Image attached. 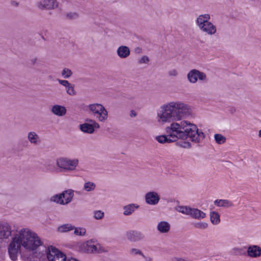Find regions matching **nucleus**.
<instances>
[{"label":"nucleus","instance_id":"1","mask_svg":"<svg viewBox=\"0 0 261 261\" xmlns=\"http://www.w3.org/2000/svg\"><path fill=\"white\" fill-rule=\"evenodd\" d=\"M167 134L173 138V140L189 139L193 142L198 143L203 141L205 135L197 126L187 120L180 122H173L165 128Z\"/></svg>","mask_w":261,"mask_h":261},{"label":"nucleus","instance_id":"2","mask_svg":"<svg viewBox=\"0 0 261 261\" xmlns=\"http://www.w3.org/2000/svg\"><path fill=\"white\" fill-rule=\"evenodd\" d=\"M14 236L21 246L27 250H34L42 245L38 235L28 228L21 229Z\"/></svg>","mask_w":261,"mask_h":261},{"label":"nucleus","instance_id":"3","mask_svg":"<svg viewBox=\"0 0 261 261\" xmlns=\"http://www.w3.org/2000/svg\"><path fill=\"white\" fill-rule=\"evenodd\" d=\"M173 121H179L191 114L190 106L181 101H171L164 103Z\"/></svg>","mask_w":261,"mask_h":261},{"label":"nucleus","instance_id":"4","mask_svg":"<svg viewBox=\"0 0 261 261\" xmlns=\"http://www.w3.org/2000/svg\"><path fill=\"white\" fill-rule=\"evenodd\" d=\"M79 161L77 159L72 160L67 158H60L57 160L56 165L60 169L66 171H72L78 166Z\"/></svg>","mask_w":261,"mask_h":261},{"label":"nucleus","instance_id":"5","mask_svg":"<svg viewBox=\"0 0 261 261\" xmlns=\"http://www.w3.org/2000/svg\"><path fill=\"white\" fill-rule=\"evenodd\" d=\"M175 210L177 212L189 215L195 219L200 220L206 217L205 213L200 210L187 206L179 205L175 207Z\"/></svg>","mask_w":261,"mask_h":261},{"label":"nucleus","instance_id":"6","mask_svg":"<svg viewBox=\"0 0 261 261\" xmlns=\"http://www.w3.org/2000/svg\"><path fill=\"white\" fill-rule=\"evenodd\" d=\"M74 196V191L69 189L64 191L62 193L53 196L50 200L62 205H66L70 202Z\"/></svg>","mask_w":261,"mask_h":261},{"label":"nucleus","instance_id":"7","mask_svg":"<svg viewBox=\"0 0 261 261\" xmlns=\"http://www.w3.org/2000/svg\"><path fill=\"white\" fill-rule=\"evenodd\" d=\"M46 255L48 261H66V256L58 249L49 246L46 250Z\"/></svg>","mask_w":261,"mask_h":261},{"label":"nucleus","instance_id":"8","mask_svg":"<svg viewBox=\"0 0 261 261\" xmlns=\"http://www.w3.org/2000/svg\"><path fill=\"white\" fill-rule=\"evenodd\" d=\"M156 119L157 122L162 124L173 121L164 104L161 105L156 112Z\"/></svg>","mask_w":261,"mask_h":261},{"label":"nucleus","instance_id":"9","mask_svg":"<svg viewBox=\"0 0 261 261\" xmlns=\"http://www.w3.org/2000/svg\"><path fill=\"white\" fill-rule=\"evenodd\" d=\"M187 76L189 82L191 84H195L197 82L198 79L203 82L207 81L205 73L195 69L190 70L188 73Z\"/></svg>","mask_w":261,"mask_h":261},{"label":"nucleus","instance_id":"10","mask_svg":"<svg viewBox=\"0 0 261 261\" xmlns=\"http://www.w3.org/2000/svg\"><path fill=\"white\" fill-rule=\"evenodd\" d=\"M21 246L20 243L17 239H15V237L14 236L8 249L10 257L12 260L15 261L17 260L18 252L20 249Z\"/></svg>","mask_w":261,"mask_h":261},{"label":"nucleus","instance_id":"11","mask_svg":"<svg viewBox=\"0 0 261 261\" xmlns=\"http://www.w3.org/2000/svg\"><path fill=\"white\" fill-rule=\"evenodd\" d=\"M125 236L126 239L131 242H137L143 240L145 238L143 232L134 230L127 231Z\"/></svg>","mask_w":261,"mask_h":261},{"label":"nucleus","instance_id":"12","mask_svg":"<svg viewBox=\"0 0 261 261\" xmlns=\"http://www.w3.org/2000/svg\"><path fill=\"white\" fill-rule=\"evenodd\" d=\"M37 6L41 9L51 10L58 8L59 3L57 0H42L37 4Z\"/></svg>","mask_w":261,"mask_h":261},{"label":"nucleus","instance_id":"13","mask_svg":"<svg viewBox=\"0 0 261 261\" xmlns=\"http://www.w3.org/2000/svg\"><path fill=\"white\" fill-rule=\"evenodd\" d=\"M160 199L159 195L154 191H150L145 195V200L147 204L151 205L157 204Z\"/></svg>","mask_w":261,"mask_h":261},{"label":"nucleus","instance_id":"14","mask_svg":"<svg viewBox=\"0 0 261 261\" xmlns=\"http://www.w3.org/2000/svg\"><path fill=\"white\" fill-rule=\"evenodd\" d=\"M247 255L251 258H257L261 256V247L258 245H252L248 247Z\"/></svg>","mask_w":261,"mask_h":261},{"label":"nucleus","instance_id":"15","mask_svg":"<svg viewBox=\"0 0 261 261\" xmlns=\"http://www.w3.org/2000/svg\"><path fill=\"white\" fill-rule=\"evenodd\" d=\"M11 234V228L9 224L3 222L0 223V239H7Z\"/></svg>","mask_w":261,"mask_h":261},{"label":"nucleus","instance_id":"16","mask_svg":"<svg viewBox=\"0 0 261 261\" xmlns=\"http://www.w3.org/2000/svg\"><path fill=\"white\" fill-rule=\"evenodd\" d=\"M202 32L208 35H213L217 32L216 27L211 21H208L203 27L199 28Z\"/></svg>","mask_w":261,"mask_h":261},{"label":"nucleus","instance_id":"17","mask_svg":"<svg viewBox=\"0 0 261 261\" xmlns=\"http://www.w3.org/2000/svg\"><path fill=\"white\" fill-rule=\"evenodd\" d=\"M92 114L94 116H96L97 120L100 122H105L108 117V112L104 107Z\"/></svg>","mask_w":261,"mask_h":261},{"label":"nucleus","instance_id":"18","mask_svg":"<svg viewBox=\"0 0 261 261\" xmlns=\"http://www.w3.org/2000/svg\"><path fill=\"white\" fill-rule=\"evenodd\" d=\"M50 111L54 115L58 117H63L65 116L67 113L66 108L64 106L59 105L53 106Z\"/></svg>","mask_w":261,"mask_h":261},{"label":"nucleus","instance_id":"19","mask_svg":"<svg viewBox=\"0 0 261 261\" xmlns=\"http://www.w3.org/2000/svg\"><path fill=\"white\" fill-rule=\"evenodd\" d=\"M211 19L209 14H204L199 15L196 19V24L199 29L203 27Z\"/></svg>","mask_w":261,"mask_h":261},{"label":"nucleus","instance_id":"20","mask_svg":"<svg viewBox=\"0 0 261 261\" xmlns=\"http://www.w3.org/2000/svg\"><path fill=\"white\" fill-rule=\"evenodd\" d=\"M117 54L120 58H126L130 55L129 48L126 46L121 45L117 48Z\"/></svg>","mask_w":261,"mask_h":261},{"label":"nucleus","instance_id":"21","mask_svg":"<svg viewBox=\"0 0 261 261\" xmlns=\"http://www.w3.org/2000/svg\"><path fill=\"white\" fill-rule=\"evenodd\" d=\"M27 138L29 141L33 145H37L40 142L39 135L35 132H29Z\"/></svg>","mask_w":261,"mask_h":261},{"label":"nucleus","instance_id":"22","mask_svg":"<svg viewBox=\"0 0 261 261\" xmlns=\"http://www.w3.org/2000/svg\"><path fill=\"white\" fill-rule=\"evenodd\" d=\"M170 228V224L166 221H161L157 225V229L161 233L168 232Z\"/></svg>","mask_w":261,"mask_h":261},{"label":"nucleus","instance_id":"23","mask_svg":"<svg viewBox=\"0 0 261 261\" xmlns=\"http://www.w3.org/2000/svg\"><path fill=\"white\" fill-rule=\"evenodd\" d=\"M139 207V205L136 204H129L125 205L123 207L124 212L123 214L125 216L130 215L134 213L135 209L138 208Z\"/></svg>","mask_w":261,"mask_h":261},{"label":"nucleus","instance_id":"24","mask_svg":"<svg viewBox=\"0 0 261 261\" xmlns=\"http://www.w3.org/2000/svg\"><path fill=\"white\" fill-rule=\"evenodd\" d=\"M80 128L81 130L85 133L92 134L94 132L95 127L89 124V123H84L80 124Z\"/></svg>","mask_w":261,"mask_h":261},{"label":"nucleus","instance_id":"25","mask_svg":"<svg viewBox=\"0 0 261 261\" xmlns=\"http://www.w3.org/2000/svg\"><path fill=\"white\" fill-rule=\"evenodd\" d=\"M167 134V136L162 135L156 136L155 139L160 143H170L176 141V140H173V138L170 136L169 134Z\"/></svg>","mask_w":261,"mask_h":261},{"label":"nucleus","instance_id":"26","mask_svg":"<svg viewBox=\"0 0 261 261\" xmlns=\"http://www.w3.org/2000/svg\"><path fill=\"white\" fill-rule=\"evenodd\" d=\"M214 204L218 206L229 207L233 206V203L227 199H217L214 201Z\"/></svg>","mask_w":261,"mask_h":261},{"label":"nucleus","instance_id":"27","mask_svg":"<svg viewBox=\"0 0 261 261\" xmlns=\"http://www.w3.org/2000/svg\"><path fill=\"white\" fill-rule=\"evenodd\" d=\"M74 226L69 223L63 224L58 228V231L60 232H67L73 230Z\"/></svg>","mask_w":261,"mask_h":261},{"label":"nucleus","instance_id":"28","mask_svg":"<svg viewBox=\"0 0 261 261\" xmlns=\"http://www.w3.org/2000/svg\"><path fill=\"white\" fill-rule=\"evenodd\" d=\"M210 220L211 222L214 225L219 224L220 222V219L218 213L214 211L211 212L210 213Z\"/></svg>","mask_w":261,"mask_h":261},{"label":"nucleus","instance_id":"29","mask_svg":"<svg viewBox=\"0 0 261 261\" xmlns=\"http://www.w3.org/2000/svg\"><path fill=\"white\" fill-rule=\"evenodd\" d=\"M104 106L100 103H95L88 105V108L90 113L93 114L97 110H100V109H101Z\"/></svg>","mask_w":261,"mask_h":261},{"label":"nucleus","instance_id":"30","mask_svg":"<svg viewBox=\"0 0 261 261\" xmlns=\"http://www.w3.org/2000/svg\"><path fill=\"white\" fill-rule=\"evenodd\" d=\"M95 187V184L94 182L91 181L87 182L84 185V189L87 192L93 191Z\"/></svg>","mask_w":261,"mask_h":261},{"label":"nucleus","instance_id":"31","mask_svg":"<svg viewBox=\"0 0 261 261\" xmlns=\"http://www.w3.org/2000/svg\"><path fill=\"white\" fill-rule=\"evenodd\" d=\"M129 252L130 255L133 256L140 255L142 256L143 258H144L146 256L141 251V250L137 248H132L130 249Z\"/></svg>","mask_w":261,"mask_h":261},{"label":"nucleus","instance_id":"32","mask_svg":"<svg viewBox=\"0 0 261 261\" xmlns=\"http://www.w3.org/2000/svg\"><path fill=\"white\" fill-rule=\"evenodd\" d=\"M216 142L218 144L224 143L226 141V138L220 134H216L214 135Z\"/></svg>","mask_w":261,"mask_h":261},{"label":"nucleus","instance_id":"33","mask_svg":"<svg viewBox=\"0 0 261 261\" xmlns=\"http://www.w3.org/2000/svg\"><path fill=\"white\" fill-rule=\"evenodd\" d=\"M74 234L76 236H84L85 235L86 230L83 227H75L74 228Z\"/></svg>","mask_w":261,"mask_h":261},{"label":"nucleus","instance_id":"34","mask_svg":"<svg viewBox=\"0 0 261 261\" xmlns=\"http://www.w3.org/2000/svg\"><path fill=\"white\" fill-rule=\"evenodd\" d=\"M61 74L64 79H68L72 75V72L70 69L64 68L62 71Z\"/></svg>","mask_w":261,"mask_h":261},{"label":"nucleus","instance_id":"35","mask_svg":"<svg viewBox=\"0 0 261 261\" xmlns=\"http://www.w3.org/2000/svg\"><path fill=\"white\" fill-rule=\"evenodd\" d=\"M193 226L198 229H205L208 227V224L204 222H196L193 224Z\"/></svg>","mask_w":261,"mask_h":261},{"label":"nucleus","instance_id":"36","mask_svg":"<svg viewBox=\"0 0 261 261\" xmlns=\"http://www.w3.org/2000/svg\"><path fill=\"white\" fill-rule=\"evenodd\" d=\"M66 91L67 93L71 96L75 95L76 93L74 90V85L71 84L66 88Z\"/></svg>","mask_w":261,"mask_h":261},{"label":"nucleus","instance_id":"37","mask_svg":"<svg viewBox=\"0 0 261 261\" xmlns=\"http://www.w3.org/2000/svg\"><path fill=\"white\" fill-rule=\"evenodd\" d=\"M93 214L94 218L96 220L102 219L104 217V213L101 211H95Z\"/></svg>","mask_w":261,"mask_h":261},{"label":"nucleus","instance_id":"38","mask_svg":"<svg viewBox=\"0 0 261 261\" xmlns=\"http://www.w3.org/2000/svg\"><path fill=\"white\" fill-rule=\"evenodd\" d=\"M87 246V250L88 252L91 253L98 252L97 247L96 245L92 244L91 243H88Z\"/></svg>","mask_w":261,"mask_h":261},{"label":"nucleus","instance_id":"39","mask_svg":"<svg viewBox=\"0 0 261 261\" xmlns=\"http://www.w3.org/2000/svg\"><path fill=\"white\" fill-rule=\"evenodd\" d=\"M66 16L69 19H75L79 17V15L76 12H70L66 14Z\"/></svg>","mask_w":261,"mask_h":261},{"label":"nucleus","instance_id":"40","mask_svg":"<svg viewBox=\"0 0 261 261\" xmlns=\"http://www.w3.org/2000/svg\"><path fill=\"white\" fill-rule=\"evenodd\" d=\"M85 123H89V124L95 127L96 128H99L100 125L95 120L90 119H87Z\"/></svg>","mask_w":261,"mask_h":261},{"label":"nucleus","instance_id":"41","mask_svg":"<svg viewBox=\"0 0 261 261\" xmlns=\"http://www.w3.org/2000/svg\"><path fill=\"white\" fill-rule=\"evenodd\" d=\"M149 61V58L146 56H143L138 60V63L139 64H145L147 63Z\"/></svg>","mask_w":261,"mask_h":261},{"label":"nucleus","instance_id":"42","mask_svg":"<svg viewBox=\"0 0 261 261\" xmlns=\"http://www.w3.org/2000/svg\"><path fill=\"white\" fill-rule=\"evenodd\" d=\"M169 76L172 77H176L178 74V71L175 69H172L168 72Z\"/></svg>","mask_w":261,"mask_h":261},{"label":"nucleus","instance_id":"43","mask_svg":"<svg viewBox=\"0 0 261 261\" xmlns=\"http://www.w3.org/2000/svg\"><path fill=\"white\" fill-rule=\"evenodd\" d=\"M58 82L63 86H64L66 88L69 86L71 84L67 80H62L58 79Z\"/></svg>","mask_w":261,"mask_h":261},{"label":"nucleus","instance_id":"44","mask_svg":"<svg viewBox=\"0 0 261 261\" xmlns=\"http://www.w3.org/2000/svg\"><path fill=\"white\" fill-rule=\"evenodd\" d=\"M38 59L36 57H33L30 59V61L32 65H34L38 63Z\"/></svg>","mask_w":261,"mask_h":261},{"label":"nucleus","instance_id":"45","mask_svg":"<svg viewBox=\"0 0 261 261\" xmlns=\"http://www.w3.org/2000/svg\"><path fill=\"white\" fill-rule=\"evenodd\" d=\"M232 251L234 254L240 253L242 251V249L238 247H236L232 249Z\"/></svg>","mask_w":261,"mask_h":261},{"label":"nucleus","instance_id":"46","mask_svg":"<svg viewBox=\"0 0 261 261\" xmlns=\"http://www.w3.org/2000/svg\"><path fill=\"white\" fill-rule=\"evenodd\" d=\"M10 4H11L12 6H13V7H17L18 6V5H19V3L18 2H17V1H14V0L11 1Z\"/></svg>","mask_w":261,"mask_h":261},{"label":"nucleus","instance_id":"47","mask_svg":"<svg viewBox=\"0 0 261 261\" xmlns=\"http://www.w3.org/2000/svg\"><path fill=\"white\" fill-rule=\"evenodd\" d=\"M172 261H187V260L184 258L176 257L173 258Z\"/></svg>","mask_w":261,"mask_h":261},{"label":"nucleus","instance_id":"48","mask_svg":"<svg viewBox=\"0 0 261 261\" xmlns=\"http://www.w3.org/2000/svg\"><path fill=\"white\" fill-rule=\"evenodd\" d=\"M129 115H130V117H135L137 116V113L135 111L132 110L130 112Z\"/></svg>","mask_w":261,"mask_h":261},{"label":"nucleus","instance_id":"49","mask_svg":"<svg viewBox=\"0 0 261 261\" xmlns=\"http://www.w3.org/2000/svg\"><path fill=\"white\" fill-rule=\"evenodd\" d=\"M144 258L145 259V261H152V258L150 257L145 256Z\"/></svg>","mask_w":261,"mask_h":261},{"label":"nucleus","instance_id":"50","mask_svg":"<svg viewBox=\"0 0 261 261\" xmlns=\"http://www.w3.org/2000/svg\"><path fill=\"white\" fill-rule=\"evenodd\" d=\"M258 136L261 138V129L258 131Z\"/></svg>","mask_w":261,"mask_h":261}]
</instances>
